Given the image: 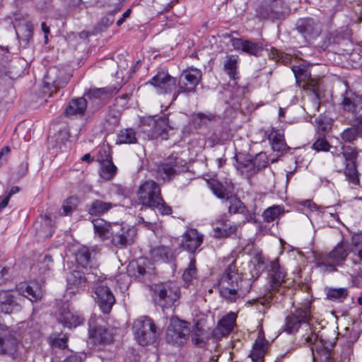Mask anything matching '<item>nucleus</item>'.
<instances>
[{
	"mask_svg": "<svg viewBox=\"0 0 362 362\" xmlns=\"http://www.w3.org/2000/svg\"><path fill=\"white\" fill-rule=\"evenodd\" d=\"M241 275L234 263H231L224 270L218 281L221 296L228 301L233 302L241 296L240 283Z\"/></svg>",
	"mask_w": 362,
	"mask_h": 362,
	"instance_id": "1",
	"label": "nucleus"
},
{
	"mask_svg": "<svg viewBox=\"0 0 362 362\" xmlns=\"http://www.w3.org/2000/svg\"><path fill=\"white\" fill-rule=\"evenodd\" d=\"M350 252L349 245L340 241L329 253L320 255L317 257V267L323 272H335L337 266L343 265Z\"/></svg>",
	"mask_w": 362,
	"mask_h": 362,
	"instance_id": "2",
	"label": "nucleus"
},
{
	"mask_svg": "<svg viewBox=\"0 0 362 362\" xmlns=\"http://www.w3.org/2000/svg\"><path fill=\"white\" fill-rule=\"evenodd\" d=\"M154 293L157 303L163 308V314L168 315V311H173L174 303L180 298L179 287L172 282L157 284Z\"/></svg>",
	"mask_w": 362,
	"mask_h": 362,
	"instance_id": "3",
	"label": "nucleus"
},
{
	"mask_svg": "<svg viewBox=\"0 0 362 362\" xmlns=\"http://www.w3.org/2000/svg\"><path fill=\"white\" fill-rule=\"evenodd\" d=\"M133 328L137 342L143 346L154 343L160 332L152 318H137Z\"/></svg>",
	"mask_w": 362,
	"mask_h": 362,
	"instance_id": "4",
	"label": "nucleus"
},
{
	"mask_svg": "<svg viewBox=\"0 0 362 362\" xmlns=\"http://www.w3.org/2000/svg\"><path fill=\"white\" fill-rule=\"evenodd\" d=\"M190 331L187 321L181 318H170V323L166 331V341L174 346H182L189 339Z\"/></svg>",
	"mask_w": 362,
	"mask_h": 362,
	"instance_id": "5",
	"label": "nucleus"
},
{
	"mask_svg": "<svg viewBox=\"0 0 362 362\" xmlns=\"http://www.w3.org/2000/svg\"><path fill=\"white\" fill-rule=\"evenodd\" d=\"M111 230L110 239L112 243L120 248L133 244L136 236V230L134 227L123 223L115 222Z\"/></svg>",
	"mask_w": 362,
	"mask_h": 362,
	"instance_id": "6",
	"label": "nucleus"
},
{
	"mask_svg": "<svg viewBox=\"0 0 362 362\" xmlns=\"http://www.w3.org/2000/svg\"><path fill=\"white\" fill-rule=\"evenodd\" d=\"M137 197L140 204L151 208L161 200L160 188L155 181L146 180L139 185Z\"/></svg>",
	"mask_w": 362,
	"mask_h": 362,
	"instance_id": "7",
	"label": "nucleus"
},
{
	"mask_svg": "<svg viewBox=\"0 0 362 362\" xmlns=\"http://www.w3.org/2000/svg\"><path fill=\"white\" fill-rule=\"evenodd\" d=\"M312 351L313 362H334L332 358L329 346L318 335L311 333L305 337Z\"/></svg>",
	"mask_w": 362,
	"mask_h": 362,
	"instance_id": "8",
	"label": "nucleus"
},
{
	"mask_svg": "<svg viewBox=\"0 0 362 362\" xmlns=\"http://www.w3.org/2000/svg\"><path fill=\"white\" fill-rule=\"evenodd\" d=\"M88 325L89 339L94 345L109 344L113 341V329L98 324L95 318H90Z\"/></svg>",
	"mask_w": 362,
	"mask_h": 362,
	"instance_id": "9",
	"label": "nucleus"
},
{
	"mask_svg": "<svg viewBox=\"0 0 362 362\" xmlns=\"http://www.w3.org/2000/svg\"><path fill=\"white\" fill-rule=\"evenodd\" d=\"M20 341V335L16 332L7 327L6 331L3 332V334L0 335V353L7 354L15 358Z\"/></svg>",
	"mask_w": 362,
	"mask_h": 362,
	"instance_id": "10",
	"label": "nucleus"
},
{
	"mask_svg": "<svg viewBox=\"0 0 362 362\" xmlns=\"http://www.w3.org/2000/svg\"><path fill=\"white\" fill-rule=\"evenodd\" d=\"M94 293L95 301L103 313L109 314L115 303V296L110 288L102 282L95 286Z\"/></svg>",
	"mask_w": 362,
	"mask_h": 362,
	"instance_id": "11",
	"label": "nucleus"
},
{
	"mask_svg": "<svg viewBox=\"0 0 362 362\" xmlns=\"http://www.w3.org/2000/svg\"><path fill=\"white\" fill-rule=\"evenodd\" d=\"M202 78L200 70L190 68L184 71L179 81V93L193 92Z\"/></svg>",
	"mask_w": 362,
	"mask_h": 362,
	"instance_id": "12",
	"label": "nucleus"
},
{
	"mask_svg": "<svg viewBox=\"0 0 362 362\" xmlns=\"http://www.w3.org/2000/svg\"><path fill=\"white\" fill-rule=\"evenodd\" d=\"M149 83L156 89L158 94H167L175 89L176 86L175 78L171 77L166 71H159L149 81Z\"/></svg>",
	"mask_w": 362,
	"mask_h": 362,
	"instance_id": "13",
	"label": "nucleus"
},
{
	"mask_svg": "<svg viewBox=\"0 0 362 362\" xmlns=\"http://www.w3.org/2000/svg\"><path fill=\"white\" fill-rule=\"evenodd\" d=\"M267 156L264 153H260L254 160H247L245 162H240L238 168L243 174L246 176H250L256 173L261 168L267 166Z\"/></svg>",
	"mask_w": 362,
	"mask_h": 362,
	"instance_id": "14",
	"label": "nucleus"
},
{
	"mask_svg": "<svg viewBox=\"0 0 362 362\" xmlns=\"http://www.w3.org/2000/svg\"><path fill=\"white\" fill-rule=\"evenodd\" d=\"M191 332L193 344L200 347L205 346L210 338V335L212 334L210 329L206 326L205 322L202 319L195 322Z\"/></svg>",
	"mask_w": 362,
	"mask_h": 362,
	"instance_id": "15",
	"label": "nucleus"
},
{
	"mask_svg": "<svg viewBox=\"0 0 362 362\" xmlns=\"http://www.w3.org/2000/svg\"><path fill=\"white\" fill-rule=\"evenodd\" d=\"M90 279L89 274L86 276L82 272L74 270L66 276V289L71 293H78L85 288Z\"/></svg>",
	"mask_w": 362,
	"mask_h": 362,
	"instance_id": "16",
	"label": "nucleus"
},
{
	"mask_svg": "<svg viewBox=\"0 0 362 362\" xmlns=\"http://www.w3.org/2000/svg\"><path fill=\"white\" fill-rule=\"evenodd\" d=\"M296 28L306 39L315 38L321 33L320 24L312 18L299 20Z\"/></svg>",
	"mask_w": 362,
	"mask_h": 362,
	"instance_id": "17",
	"label": "nucleus"
},
{
	"mask_svg": "<svg viewBox=\"0 0 362 362\" xmlns=\"http://www.w3.org/2000/svg\"><path fill=\"white\" fill-rule=\"evenodd\" d=\"M21 309L20 304L16 302L14 296L10 291L0 293V310L4 315L17 314Z\"/></svg>",
	"mask_w": 362,
	"mask_h": 362,
	"instance_id": "18",
	"label": "nucleus"
},
{
	"mask_svg": "<svg viewBox=\"0 0 362 362\" xmlns=\"http://www.w3.org/2000/svg\"><path fill=\"white\" fill-rule=\"evenodd\" d=\"M204 235L197 229L189 228L184 234L182 246L189 252H194L203 242Z\"/></svg>",
	"mask_w": 362,
	"mask_h": 362,
	"instance_id": "19",
	"label": "nucleus"
},
{
	"mask_svg": "<svg viewBox=\"0 0 362 362\" xmlns=\"http://www.w3.org/2000/svg\"><path fill=\"white\" fill-rule=\"evenodd\" d=\"M341 107L344 111L356 115L362 109V98L351 91H346Z\"/></svg>",
	"mask_w": 362,
	"mask_h": 362,
	"instance_id": "20",
	"label": "nucleus"
},
{
	"mask_svg": "<svg viewBox=\"0 0 362 362\" xmlns=\"http://www.w3.org/2000/svg\"><path fill=\"white\" fill-rule=\"evenodd\" d=\"M16 290L20 295L28 298L32 302H36L42 297V288L36 283H21L17 285Z\"/></svg>",
	"mask_w": 362,
	"mask_h": 362,
	"instance_id": "21",
	"label": "nucleus"
},
{
	"mask_svg": "<svg viewBox=\"0 0 362 362\" xmlns=\"http://www.w3.org/2000/svg\"><path fill=\"white\" fill-rule=\"evenodd\" d=\"M234 49L243 51L249 54L258 55L262 51V46L257 42L250 40H244L241 38H233L230 40Z\"/></svg>",
	"mask_w": 362,
	"mask_h": 362,
	"instance_id": "22",
	"label": "nucleus"
},
{
	"mask_svg": "<svg viewBox=\"0 0 362 362\" xmlns=\"http://www.w3.org/2000/svg\"><path fill=\"white\" fill-rule=\"evenodd\" d=\"M103 152L105 154L106 158L99 156L98 160L100 163V175L102 178L109 180L112 179L116 174V166L113 164L111 159L109 158V155L107 153L106 150L104 148Z\"/></svg>",
	"mask_w": 362,
	"mask_h": 362,
	"instance_id": "23",
	"label": "nucleus"
},
{
	"mask_svg": "<svg viewBox=\"0 0 362 362\" xmlns=\"http://www.w3.org/2000/svg\"><path fill=\"white\" fill-rule=\"evenodd\" d=\"M236 318H221L212 332V336L218 339L229 334L235 325Z\"/></svg>",
	"mask_w": 362,
	"mask_h": 362,
	"instance_id": "24",
	"label": "nucleus"
},
{
	"mask_svg": "<svg viewBox=\"0 0 362 362\" xmlns=\"http://www.w3.org/2000/svg\"><path fill=\"white\" fill-rule=\"evenodd\" d=\"M237 230V224L228 221H222L214 227V236L216 238H226L235 234Z\"/></svg>",
	"mask_w": 362,
	"mask_h": 362,
	"instance_id": "25",
	"label": "nucleus"
},
{
	"mask_svg": "<svg viewBox=\"0 0 362 362\" xmlns=\"http://www.w3.org/2000/svg\"><path fill=\"white\" fill-rule=\"evenodd\" d=\"M268 342L265 339L259 334L255 340L250 357L253 362H263V358L268 348Z\"/></svg>",
	"mask_w": 362,
	"mask_h": 362,
	"instance_id": "26",
	"label": "nucleus"
},
{
	"mask_svg": "<svg viewBox=\"0 0 362 362\" xmlns=\"http://www.w3.org/2000/svg\"><path fill=\"white\" fill-rule=\"evenodd\" d=\"M270 267V275L272 278L271 287L272 290H276L284 281L285 272L280 267L278 259L272 261Z\"/></svg>",
	"mask_w": 362,
	"mask_h": 362,
	"instance_id": "27",
	"label": "nucleus"
},
{
	"mask_svg": "<svg viewBox=\"0 0 362 362\" xmlns=\"http://www.w3.org/2000/svg\"><path fill=\"white\" fill-rule=\"evenodd\" d=\"M87 107V102L84 98L73 99L66 107L64 113L68 116H81Z\"/></svg>",
	"mask_w": 362,
	"mask_h": 362,
	"instance_id": "28",
	"label": "nucleus"
},
{
	"mask_svg": "<svg viewBox=\"0 0 362 362\" xmlns=\"http://www.w3.org/2000/svg\"><path fill=\"white\" fill-rule=\"evenodd\" d=\"M93 224L95 233L102 240L110 239L114 223H108L103 218H96L93 221Z\"/></svg>",
	"mask_w": 362,
	"mask_h": 362,
	"instance_id": "29",
	"label": "nucleus"
},
{
	"mask_svg": "<svg viewBox=\"0 0 362 362\" xmlns=\"http://www.w3.org/2000/svg\"><path fill=\"white\" fill-rule=\"evenodd\" d=\"M151 258L155 262H167L170 261L173 255L171 249L166 246H157L151 250Z\"/></svg>",
	"mask_w": 362,
	"mask_h": 362,
	"instance_id": "30",
	"label": "nucleus"
},
{
	"mask_svg": "<svg viewBox=\"0 0 362 362\" xmlns=\"http://www.w3.org/2000/svg\"><path fill=\"white\" fill-rule=\"evenodd\" d=\"M362 134V119L360 120L357 125L346 128L341 133V139L348 143L353 142Z\"/></svg>",
	"mask_w": 362,
	"mask_h": 362,
	"instance_id": "31",
	"label": "nucleus"
},
{
	"mask_svg": "<svg viewBox=\"0 0 362 362\" xmlns=\"http://www.w3.org/2000/svg\"><path fill=\"white\" fill-rule=\"evenodd\" d=\"M116 206L110 202H105L101 200H94L88 206V211L92 216H100Z\"/></svg>",
	"mask_w": 362,
	"mask_h": 362,
	"instance_id": "32",
	"label": "nucleus"
},
{
	"mask_svg": "<svg viewBox=\"0 0 362 362\" xmlns=\"http://www.w3.org/2000/svg\"><path fill=\"white\" fill-rule=\"evenodd\" d=\"M93 259L92 252L86 246L80 247L76 253V260L83 267H92Z\"/></svg>",
	"mask_w": 362,
	"mask_h": 362,
	"instance_id": "33",
	"label": "nucleus"
},
{
	"mask_svg": "<svg viewBox=\"0 0 362 362\" xmlns=\"http://www.w3.org/2000/svg\"><path fill=\"white\" fill-rule=\"evenodd\" d=\"M269 140L274 151H281L286 147L284 136L280 130H272L269 134Z\"/></svg>",
	"mask_w": 362,
	"mask_h": 362,
	"instance_id": "34",
	"label": "nucleus"
},
{
	"mask_svg": "<svg viewBox=\"0 0 362 362\" xmlns=\"http://www.w3.org/2000/svg\"><path fill=\"white\" fill-rule=\"evenodd\" d=\"M343 155L347 161L344 174L350 182L356 185L358 183L359 179L355 163L352 159L347 158L346 153H344Z\"/></svg>",
	"mask_w": 362,
	"mask_h": 362,
	"instance_id": "35",
	"label": "nucleus"
},
{
	"mask_svg": "<svg viewBox=\"0 0 362 362\" xmlns=\"http://www.w3.org/2000/svg\"><path fill=\"white\" fill-rule=\"evenodd\" d=\"M325 293L328 300L338 302H342L349 293L346 288H327L325 289Z\"/></svg>",
	"mask_w": 362,
	"mask_h": 362,
	"instance_id": "36",
	"label": "nucleus"
},
{
	"mask_svg": "<svg viewBox=\"0 0 362 362\" xmlns=\"http://www.w3.org/2000/svg\"><path fill=\"white\" fill-rule=\"evenodd\" d=\"M136 132L132 129H125L119 132L117 135L116 144H132L136 142Z\"/></svg>",
	"mask_w": 362,
	"mask_h": 362,
	"instance_id": "37",
	"label": "nucleus"
},
{
	"mask_svg": "<svg viewBox=\"0 0 362 362\" xmlns=\"http://www.w3.org/2000/svg\"><path fill=\"white\" fill-rule=\"evenodd\" d=\"M351 243V252L362 262V232L353 234Z\"/></svg>",
	"mask_w": 362,
	"mask_h": 362,
	"instance_id": "38",
	"label": "nucleus"
},
{
	"mask_svg": "<svg viewBox=\"0 0 362 362\" xmlns=\"http://www.w3.org/2000/svg\"><path fill=\"white\" fill-rule=\"evenodd\" d=\"M56 68H50L45 76V84L47 88L50 86L59 87L62 85L58 78L55 77L57 73Z\"/></svg>",
	"mask_w": 362,
	"mask_h": 362,
	"instance_id": "39",
	"label": "nucleus"
},
{
	"mask_svg": "<svg viewBox=\"0 0 362 362\" xmlns=\"http://www.w3.org/2000/svg\"><path fill=\"white\" fill-rule=\"evenodd\" d=\"M283 212L284 209L281 206H273L264 211L263 217L267 222H272L274 221Z\"/></svg>",
	"mask_w": 362,
	"mask_h": 362,
	"instance_id": "40",
	"label": "nucleus"
},
{
	"mask_svg": "<svg viewBox=\"0 0 362 362\" xmlns=\"http://www.w3.org/2000/svg\"><path fill=\"white\" fill-rule=\"evenodd\" d=\"M305 322L304 320H300V318H286L284 330L288 334H292L297 332L302 322Z\"/></svg>",
	"mask_w": 362,
	"mask_h": 362,
	"instance_id": "41",
	"label": "nucleus"
},
{
	"mask_svg": "<svg viewBox=\"0 0 362 362\" xmlns=\"http://www.w3.org/2000/svg\"><path fill=\"white\" fill-rule=\"evenodd\" d=\"M209 185L214 194H216L218 197L222 199L228 197V191L221 183L216 180H213L209 182Z\"/></svg>",
	"mask_w": 362,
	"mask_h": 362,
	"instance_id": "42",
	"label": "nucleus"
},
{
	"mask_svg": "<svg viewBox=\"0 0 362 362\" xmlns=\"http://www.w3.org/2000/svg\"><path fill=\"white\" fill-rule=\"evenodd\" d=\"M78 204V200L74 197H71L66 199L62 205L63 214L64 216L70 215L76 209Z\"/></svg>",
	"mask_w": 362,
	"mask_h": 362,
	"instance_id": "43",
	"label": "nucleus"
},
{
	"mask_svg": "<svg viewBox=\"0 0 362 362\" xmlns=\"http://www.w3.org/2000/svg\"><path fill=\"white\" fill-rule=\"evenodd\" d=\"M197 275V269L195 267V259H191L188 267L183 273V279L185 282L191 281Z\"/></svg>",
	"mask_w": 362,
	"mask_h": 362,
	"instance_id": "44",
	"label": "nucleus"
},
{
	"mask_svg": "<svg viewBox=\"0 0 362 362\" xmlns=\"http://www.w3.org/2000/svg\"><path fill=\"white\" fill-rule=\"evenodd\" d=\"M237 59L238 57L230 56L228 57L227 62L224 65L225 69H226L228 74L230 78H234L236 74Z\"/></svg>",
	"mask_w": 362,
	"mask_h": 362,
	"instance_id": "45",
	"label": "nucleus"
},
{
	"mask_svg": "<svg viewBox=\"0 0 362 362\" xmlns=\"http://www.w3.org/2000/svg\"><path fill=\"white\" fill-rule=\"evenodd\" d=\"M83 318H59V322L69 329L76 327L82 323Z\"/></svg>",
	"mask_w": 362,
	"mask_h": 362,
	"instance_id": "46",
	"label": "nucleus"
},
{
	"mask_svg": "<svg viewBox=\"0 0 362 362\" xmlns=\"http://www.w3.org/2000/svg\"><path fill=\"white\" fill-rule=\"evenodd\" d=\"M49 344L53 348L64 349L67 347V337L64 336L63 337L51 338Z\"/></svg>",
	"mask_w": 362,
	"mask_h": 362,
	"instance_id": "47",
	"label": "nucleus"
},
{
	"mask_svg": "<svg viewBox=\"0 0 362 362\" xmlns=\"http://www.w3.org/2000/svg\"><path fill=\"white\" fill-rule=\"evenodd\" d=\"M44 226H42L40 229H37V233L40 237L42 238H49L52 235L51 228H50V219L47 217L44 220Z\"/></svg>",
	"mask_w": 362,
	"mask_h": 362,
	"instance_id": "48",
	"label": "nucleus"
},
{
	"mask_svg": "<svg viewBox=\"0 0 362 362\" xmlns=\"http://www.w3.org/2000/svg\"><path fill=\"white\" fill-rule=\"evenodd\" d=\"M315 121L319 131L326 132L331 128V122L329 119L326 117H319Z\"/></svg>",
	"mask_w": 362,
	"mask_h": 362,
	"instance_id": "49",
	"label": "nucleus"
},
{
	"mask_svg": "<svg viewBox=\"0 0 362 362\" xmlns=\"http://www.w3.org/2000/svg\"><path fill=\"white\" fill-rule=\"evenodd\" d=\"M313 147L317 151H327L329 149V143L324 138H319L313 144Z\"/></svg>",
	"mask_w": 362,
	"mask_h": 362,
	"instance_id": "50",
	"label": "nucleus"
},
{
	"mask_svg": "<svg viewBox=\"0 0 362 362\" xmlns=\"http://www.w3.org/2000/svg\"><path fill=\"white\" fill-rule=\"evenodd\" d=\"M243 208V203L240 200L235 199L230 201L228 211L230 214H235L240 212Z\"/></svg>",
	"mask_w": 362,
	"mask_h": 362,
	"instance_id": "51",
	"label": "nucleus"
},
{
	"mask_svg": "<svg viewBox=\"0 0 362 362\" xmlns=\"http://www.w3.org/2000/svg\"><path fill=\"white\" fill-rule=\"evenodd\" d=\"M106 94V90L104 88H90L87 93L89 98H100Z\"/></svg>",
	"mask_w": 362,
	"mask_h": 362,
	"instance_id": "52",
	"label": "nucleus"
},
{
	"mask_svg": "<svg viewBox=\"0 0 362 362\" xmlns=\"http://www.w3.org/2000/svg\"><path fill=\"white\" fill-rule=\"evenodd\" d=\"M152 208H156L162 214H170L171 213V208L167 206L161 197V200L158 202V204L154 205Z\"/></svg>",
	"mask_w": 362,
	"mask_h": 362,
	"instance_id": "53",
	"label": "nucleus"
},
{
	"mask_svg": "<svg viewBox=\"0 0 362 362\" xmlns=\"http://www.w3.org/2000/svg\"><path fill=\"white\" fill-rule=\"evenodd\" d=\"M164 173L167 178H170L175 173L174 168L170 164H164L161 169L160 173Z\"/></svg>",
	"mask_w": 362,
	"mask_h": 362,
	"instance_id": "54",
	"label": "nucleus"
},
{
	"mask_svg": "<svg viewBox=\"0 0 362 362\" xmlns=\"http://www.w3.org/2000/svg\"><path fill=\"white\" fill-rule=\"evenodd\" d=\"M292 70L296 76V78L299 80L305 81L306 74L304 73V70L300 66H293Z\"/></svg>",
	"mask_w": 362,
	"mask_h": 362,
	"instance_id": "55",
	"label": "nucleus"
},
{
	"mask_svg": "<svg viewBox=\"0 0 362 362\" xmlns=\"http://www.w3.org/2000/svg\"><path fill=\"white\" fill-rule=\"evenodd\" d=\"M69 314L73 315V314L71 313V310L69 308V304L64 303L62 305V308L59 310V315H62V317H66V315H68Z\"/></svg>",
	"mask_w": 362,
	"mask_h": 362,
	"instance_id": "56",
	"label": "nucleus"
},
{
	"mask_svg": "<svg viewBox=\"0 0 362 362\" xmlns=\"http://www.w3.org/2000/svg\"><path fill=\"white\" fill-rule=\"evenodd\" d=\"M42 263L45 264V268L46 269H50L53 266L52 257L50 255H45Z\"/></svg>",
	"mask_w": 362,
	"mask_h": 362,
	"instance_id": "57",
	"label": "nucleus"
},
{
	"mask_svg": "<svg viewBox=\"0 0 362 362\" xmlns=\"http://www.w3.org/2000/svg\"><path fill=\"white\" fill-rule=\"evenodd\" d=\"M264 299L260 300L257 303V309L259 310V313L265 314V309L267 308L264 304Z\"/></svg>",
	"mask_w": 362,
	"mask_h": 362,
	"instance_id": "58",
	"label": "nucleus"
},
{
	"mask_svg": "<svg viewBox=\"0 0 362 362\" xmlns=\"http://www.w3.org/2000/svg\"><path fill=\"white\" fill-rule=\"evenodd\" d=\"M130 13H131V10L130 9H127L122 15V17L121 18H119L117 21V25L118 26H120L125 21V19L127 18H128L130 15Z\"/></svg>",
	"mask_w": 362,
	"mask_h": 362,
	"instance_id": "59",
	"label": "nucleus"
},
{
	"mask_svg": "<svg viewBox=\"0 0 362 362\" xmlns=\"http://www.w3.org/2000/svg\"><path fill=\"white\" fill-rule=\"evenodd\" d=\"M301 204L304 207L310 209L311 211L316 209L315 204H313L310 200H305L301 202Z\"/></svg>",
	"mask_w": 362,
	"mask_h": 362,
	"instance_id": "60",
	"label": "nucleus"
},
{
	"mask_svg": "<svg viewBox=\"0 0 362 362\" xmlns=\"http://www.w3.org/2000/svg\"><path fill=\"white\" fill-rule=\"evenodd\" d=\"M63 362H81V358L76 355L68 356Z\"/></svg>",
	"mask_w": 362,
	"mask_h": 362,
	"instance_id": "61",
	"label": "nucleus"
},
{
	"mask_svg": "<svg viewBox=\"0 0 362 362\" xmlns=\"http://www.w3.org/2000/svg\"><path fill=\"white\" fill-rule=\"evenodd\" d=\"M9 199H10V197L9 196H6L4 198H3L1 201H0V211L2 210L3 209H4L8 202H9Z\"/></svg>",
	"mask_w": 362,
	"mask_h": 362,
	"instance_id": "62",
	"label": "nucleus"
},
{
	"mask_svg": "<svg viewBox=\"0 0 362 362\" xmlns=\"http://www.w3.org/2000/svg\"><path fill=\"white\" fill-rule=\"evenodd\" d=\"M19 192V187H17V186H14V187H12L10 189V191L8 192L7 196H9V197L11 198L12 195L18 193Z\"/></svg>",
	"mask_w": 362,
	"mask_h": 362,
	"instance_id": "63",
	"label": "nucleus"
},
{
	"mask_svg": "<svg viewBox=\"0 0 362 362\" xmlns=\"http://www.w3.org/2000/svg\"><path fill=\"white\" fill-rule=\"evenodd\" d=\"M10 152V148L8 146H5L0 151V158H2L3 156H7Z\"/></svg>",
	"mask_w": 362,
	"mask_h": 362,
	"instance_id": "64",
	"label": "nucleus"
}]
</instances>
